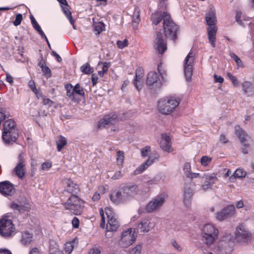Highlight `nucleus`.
Instances as JSON below:
<instances>
[{
    "mask_svg": "<svg viewBox=\"0 0 254 254\" xmlns=\"http://www.w3.org/2000/svg\"><path fill=\"white\" fill-rule=\"evenodd\" d=\"M137 186H127L122 190L114 191L110 194V199L115 203L124 202L130 198L136 192Z\"/></svg>",
    "mask_w": 254,
    "mask_h": 254,
    "instance_id": "nucleus-3",
    "label": "nucleus"
},
{
    "mask_svg": "<svg viewBox=\"0 0 254 254\" xmlns=\"http://www.w3.org/2000/svg\"><path fill=\"white\" fill-rule=\"evenodd\" d=\"M25 162L24 157L22 154H20L18 156V162L13 169V172L15 173L18 177L22 179L25 175Z\"/></svg>",
    "mask_w": 254,
    "mask_h": 254,
    "instance_id": "nucleus-13",
    "label": "nucleus"
},
{
    "mask_svg": "<svg viewBox=\"0 0 254 254\" xmlns=\"http://www.w3.org/2000/svg\"><path fill=\"white\" fill-rule=\"evenodd\" d=\"M218 235V229L212 224L204 225L201 229L202 240L207 246L212 245L217 240Z\"/></svg>",
    "mask_w": 254,
    "mask_h": 254,
    "instance_id": "nucleus-5",
    "label": "nucleus"
},
{
    "mask_svg": "<svg viewBox=\"0 0 254 254\" xmlns=\"http://www.w3.org/2000/svg\"><path fill=\"white\" fill-rule=\"evenodd\" d=\"M22 20V14H17L16 15L15 19L13 22V23L15 26H18L21 23Z\"/></svg>",
    "mask_w": 254,
    "mask_h": 254,
    "instance_id": "nucleus-53",
    "label": "nucleus"
},
{
    "mask_svg": "<svg viewBox=\"0 0 254 254\" xmlns=\"http://www.w3.org/2000/svg\"><path fill=\"white\" fill-rule=\"evenodd\" d=\"M201 178L205 179V181H208V182H214V181L217 179L216 174L214 173H204Z\"/></svg>",
    "mask_w": 254,
    "mask_h": 254,
    "instance_id": "nucleus-30",
    "label": "nucleus"
},
{
    "mask_svg": "<svg viewBox=\"0 0 254 254\" xmlns=\"http://www.w3.org/2000/svg\"><path fill=\"white\" fill-rule=\"evenodd\" d=\"M52 167V163L50 162L43 163L41 167L40 170L42 171L48 170Z\"/></svg>",
    "mask_w": 254,
    "mask_h": 254,
    "instance_id": "nucleus-54",
    "label": "nucleus"
},
{
    "mask_svg": "<svg viewBox=\"0 0 254 254\" xmlns=\"http://www.w3.org/2000/svg\"><path fill=\"white\" fill-rule=\"evenodd\" d=\"M227 217H231L235 214V208L233 205H230L223 209Z\"/></svg>",
    "mask_w": 254,
    "mask_h": 254,
    "instance_id": "nucleus-33",
    "label": "nucleus"
},
{
    "mask_svg": "<svg viewBox=\"0 0 254 254\" xmlns=\"http://www.w3.org/2000/svg\"><path fill=\"white\" fill-rule=\"evenodd\" d=\"M149 179L150 178H146V177L144 176V187L148 186L149 188H151L155 184V180Z\"/></svg>",
    "mask_w": 254,
    "mask_h": 254,
    "instance_id": "nucleus-46",
    "label": "nucleus"
},
{
    "mask_svg": "<svg viewBox=\"0 0 254 254\" xmlns=\"http://www.w3.org/2000/svg\"><path fill=\"white\" fill-rule=\"evenodd\" d=\"M101 66L102 68L101 70H99L98 72V75L101 77H103L104 75L106 73L108 70V68L110 66V64L107 63H102L99 62L98 64V67L99 68Z\"/></svg>",
    "mask_w": 254,
    "mask_h": 254,
    "instance_id": "nucleus-29",
    "label": "nucleus"
},
{
    "mask_svg": "<svg viewBox=\"0 0 254 254\" xmlns=\"http://www.w3.org/2000/svg\"><path fill=\"white\" fill-rule=\"evenodd\" d=\"M74 248V242H67L64 245V250L67 254H70Z\"/></svg>",
    "mask_w": 254,
    "mask_h": 254,
    "instance_id": "nucleus-39",
    "label": "nucleus"
},
{
    "mask_svg": "<svg viewBox=\"0 0 254 254\" xmlns=\"http://www.w3.org/2000/svg\"><path fill=\"white\" fill-rule=\"evenodd\" d=\"M39 66L41 68L42 70L44 72L45 74H50V69L47 66L44 62L41 61L38 64Z\"/></svg>",
    "mask_w": 254,
    "mask_h": 254,
    "instance_id": "nucleus-43",
    "label": "nucleus"
},
{
    "mask_svg": "<svg viewBox=\"0 0 254 254\" xmlns=\"http://www.w3.org/2000/svg\"><path fill=\"white\" fill-rule=\"evenodd\" d=\"M16 130L15 128V123L12 120H8L4 122L3 131L5 133L10 131Z\"/></svg>",
    "mask_w": 254,
    "mask_h": 254,
    "instance_id": "nucleus-27",
    "label": "nucleus"
},
{
    "mask_svg": "<svg viewBox=\"0 0 254 254\" xmlns=\"http://www.w3.org/2000/svg\"><path fill=\"white\" fill-rule=\"evenodd\" d=\"M128 44V42L127 39H124L123 41L119 40L117 42V47L120 49H123L127 47Z\"/></svg>",
    "mask_w": 254,
    "mask_h": 254,
    "instance_id": "nucleus-42",
    "label": "nucleus"
},
{
    "mask_svg": "<svg viewBox=\"0 0 254 254\" xmlns=\"http://www.w3.org/2000/svg\"><path fill=\"white\" fill-rule=\"evenodd\" d=\"M62 9L65 15L67 17V18L69 20L70 23L73 22V18L71 16V13L68 9V5L67 3L63 4L62 6Z\"/></svg>",
    "mask_w": 254,
    "mask_h": 254,
    "instance_id": "nucleus-32",
    "label": "nucleus"
},
{
    "mask_svg": "<svg viewBox=\"0 0 254 254\" xmlns=\"http://www.w3.org/2000/svg\"><path fill=\"white\" fill-rule=\"evenodd\" d=\"M191 166L190 163H187L184 165V171L185 172V174L186 176L187 177H189V176H190V174H191Z\"/></svg>",
    "mask_w": 254,
    "mask_h": 254,
    "instance_id": "nucleus-49",
    "label": "nucleus"
},
{
    "mask_svg": "<svg viewBox=\"0 0 254 254\" xmlns=\"http://www.w3.org/2000/svg\"><path fill=\"white\" fill-rule=\"evenodd\" d=\"M50 254H63L62 252L60 251L58 249H50Z\"/></svg>",
    "mask_w": 254,
    "mask_h": 254,
    "instance_id": "nucleus-64",
    "label": "nucleus"
},
{
    "mask_svg": "<svg viewBox=\"0 0 254 254\" xmlns=\"http://www.w3.org/2000/svg\"><path fill=\"white\" fill-rule=\"evenodd\" d=\"M94 30L99 34L102 31L104 30L105 25L103 22H98L94 24Z\"/></svg>",
    "mask_w": 254,
    "mask_h": 254,
    "instance_id": "nucleus-38",
    "label": "nucleus"
},
{
    "mask_svg": "<svg viewBox=\"0 0 254 254\" xmlns=\"http://www.w3.org/2000/svg\"><path fill=\"white\" fill-rule=\"evenodd\" d=\"M66 144V140L65 138L62 136H59L57 140V145L58 151H60Z\"/></svg>",
    "mask_w": 254,
    "mask_h": 254,
    "instance_id": "nucleus-31",
    "label": "nucleus"
},
{
    "mask_svg": "<svg viewBox=\"0 0 254 254\" xmlns=\"http://www.w3.org/2000/svg\"><path fill=\"white\" fill-rule=\"evenodd\" d=\"M251 234L244 225H240L236 228L235 239L237 243L240 244L246 243L251 239Z\"/></svg>",
    "mask_w": 254,
    "mask_h": 254,
    "instance_id": "nucleus-11",
    "label": "nucleus"
},
{
    "mask_svg": "<svg viewBox=\"0 0 254 254\" xmlns=\"http://www.w3.org/2000/svg\"><path fill=\"white\" fill-rule=\"evenodd\" d=\"M242 90L245 94L248 96L254 94V86L249 81H245L242 83Z\"/></svg>",
    "mask_w": 254,
    "mask_h": 254,
    "instance_id": "nucleus-25",
    "label": "nucleus"
},
{
    "mask_svg": "<svg viewBox=\"0 0 254 254\" xmlns=\"http://www.w3.org/2000/svg\"><path fill=\"white\" fill-rule=\"evenodd\" d=\"M81 71L85 74H90L93 72V69L91 68L88 63H86L81 66Z\"/></svg>",
    "mask_w": 254,
    "mask_h": 254,
    "instance_id": "nucleus-35",
    "label": "nucleus"
},
{
    "mask_svg": "<svg viewBox=\"0 0 254 254\" xmlns=\"http://www.w3.org/2000/svg\"><path fill=\"white\" fill-rule=\"evenodd\" d=\"M15 190L13 185L8 181L0 183V192L4 196H11L14 194Z\"/></svg>",
    "mask_w": 254,
    "mask_h": 254,
    "instance_id": "nucleus-15",
    "label": "nucleus"
},
{
    "mask_svg": "<svg viewBox=\"0 0 254 254\" xmlns=\"http://www.w3.org/2000/svg\"><path fill=\"white\" fill-rule=\"evenodd\" d=\"M246 175V172L242 169L239 168L237 169L234 172V176L237 178L245 177Z\"/></svg>",
    "mask_w": 254,
    "mask_h": 254,
    "instance_id": "nucleus-44",
    "label": "nucleus"
},
{
    "mask_svg": "<svg viewBox=\"0 0 254 254\" xmlns=\"http://www.w3.org/2000/svg\"><path fill=\"white\" fill-rule=\"evenodd\" d=\"M172 245L176 250H178V251H182V249L181 246L176 241H175V240L172 241Z\"/></svg>",
    "mask_w": 254,
    "mask_h": 254,
    "instance_id": "nucleus-61",
    "label": "nucleus"
},
{
    "mask_svg": "<svg viewBox=\"0 0 254 254\" xmlns=\"http://www.w3.org/2000/svg\"><path fill=\"white\" fill-rule=\"evenodd\" d=\"M72 224L74 228H78L79 225V220H78V219L77 217H74L73 218V219L72 220Z\"/></svg>",
    "mask_w": 254,
    "mask_h": 254,
    "instance_id": "nucleus-60",
    "label": "nucleus"
},
{
    "mask_svg": "<svg viewBox=\"0 0 254 254\" xmlns=\"http://www.w3.org/2000/svg\"><path fill=\"white\" fill-rule=\"evenodd\" d=\"M141 245H136L130 252V254H140L142 251Z\"/></svg>",
    "mask_w": 254,
    "mask_h": 254,
    "instance_id": "nucleus-48",
    "label": "nucleus"
},
{
    "mask_svg": "<svg viewBox=\"0 0 254 254\" xmlns=\"http://www.w3.org/2000/svg\"><path fill=\"white\" fill-rule=\"evenodd\" d=\"M151 153L150 146H146L144 147V157L150 155Z\"/></svg>",
    "mask_w": 254,
    "mask_h": 254,
    "instance_id": "nucleus-58",
    "label": "nucleus"
},
{
    "mask_svg": "<svg viewBox=\"0 0 254 254\" xmlns=\"http://www.w3.org/2000/svg\"><path fill=\"white\" fill-rule=\"evenodd\" d=\"M62 183L65 190L69 193L76 192L79 190L78 185L74 183L70 179H65L63 181Z\"/></svg>",
    "mask_w": 254,
    "mask_h": 254,
    "instance_id": "nucleus-17",
    "label": "nucleus"
},
{
    "mask_svg": "<svg viewBox=\"0 0 254 254\" xmlns=\"http://www.w3.org/2000/svg\"><path fill=\"white\" fill-rule=\"evenodd\" d=\"M100 214L101 217L100 226L104 228L105 225V216L108 219V223L106 226L107 231L114 232L117 231L119 227V222L112 210L109 207H106L104 211L102 209L100 210Z\"/></svg>",
    "mask_w": 254,
    "mask_h": 254,
    "instance_id": "nucleus-4",
    "label": "nucleus"
},
{
    "mask_svg": "<svg viewBox=\"0 0 254 254\" xmlns=\"http://www.w3.org/2000/svg\"><path fill=\"white\" fill-rule=\"evenodd\" d=\"M10 207L13 210H17L19 211H22L21 206L17 203H11L10 205Z\"/></svg>",
    "mask_w": 254,
    "mask_h": 254,
    "instance_id": "nucleus-59",
    "label": "nucleus"
},
{
    "mask_svg": "<svg viewBox=\"0 0 254 254\" xmlns=\"http://www.w3.org/2000/svg\"><path fill=\"white\" fill-rule=\"evenodd\" d=\"M234 238L229 233H226L222 238L221 241L226 243L232 242Z\"/></svg>",
    "mask_w": 254,
    "mask_h": 254,
    "instance_id": "nucleus-47",
    "label": "nucleus"
},
{
    "mask_svg": "<svg viewBox=\"0 0 254 254\" xmlns=\"http://www.w3.org/2000/svg\"><path fill=\"white\" fill-rule=\"evenodd\" d=\"M15 231V227L8 216H4L0 220V234L4 237L12 236Z\"/></svg>",
    "mask_w": 254,
    "mask_h": 254,
    "instance_id": "nucleus-9",
    "label": "nucleus"
},
{
    "mask_svg": "<svg viewBox=\"0 0 254 254\" xmlns=\"http://www.w3.org/2000/svg\"><path fill=\"white\" fill-rule=\"evenodd\" d=\"M235 132L241 143L246 144V142L249 141L250 137L239 126H237L235 127Z\"/></svg>",
    "mask_w": 254,
    "mask_h": 254,
    "instance_id": "nucleus-21",
    "label": "nucleus"
},
{
    "mask_svg": "<svg viewBox=\"0 0 254 254\" xmlns=\"http://www.w3.org/2000/svg\"><path fill=\"white\" fill-rule=\"evenodd\" d=\"M205 20L207 25L208 38L209 43L213 48L215 47L217 18L215 8L211 6L205 14Z\"/></svg>",
    "mask_w": 254,
    "mask_h": 254,
    "instance_id": "nucleus-2",
    "label": "nucleus"
},
{
    "mask_svg": "<svg viewBox=\"0 0 254 254\" xmlns=\"http://www.w3.org/2000/svg\"><path fill=\"white\" fill-rule=\"evenodd\" d=\"M212 161V158L207 156H203L200 160L202 166L206 167L209 165Z\"/></svg>",
    "mask_w": 254,
    "mask_h": 254,
    "instance_id": "nucleus-37",
    "label": "nucleus"
},
{
    "mask_svg": "<svg viewBox=\"0 0 254 254\" xmlns=\"http://www.w3.org/2000/svg\"><path fill=\"white\" fill-rule=\"evenodd\" d=\"M18 136V134L16 130L10 131L6 132V133L3 132L2 138L4 141L6 143H10L11 142H15Z\"/></svg>",
    "mask_w": 254,
    "mask_h": 254,
    "instance_id": "nucleus-24",
    "label": "nucleus"
},
{
    "mask_svg": "<svg viewBox=\"0 0 254 254\" xmlns=\"http://www.w3.org/2000/svg\"><path fill=\"white\" fill-rule=\"evenodd\" d=\"M182 98L176 95L160 99L157 102L158 111L163 115H170L176 110Z\"/></svg>",
    "mask_w": 254,
    "mask_h": 254,
    "instance_id": "nucleus-1",
    "label": "nucleus"
},
{
    "mask_svg": "<svg viewBox=\"0 0 254 254\" xmlns=\"http://www.w3.org/2000/svg\"><path fill=\"white\" fill-rule=\"evenodd\" d=\"M142 77L143 76L142 73L140 72V71L137 70L136 71L135 78L134 80L133 83L138 91H140L142 88Z\"/></svg>",
    "mask_w": 254,
    "mask_h": 254,
    "instance_id": "nucleus-26",
    "label": "nucleus"
},
{
    "mask_svg": "<svg viewBox=\"0 0 254 254\" xmlns=\"http://www.w3.org/2000/svg\"><path fill=\"white\" fill-rule=\"evenodd\" d=\"M137 234L135 230L132 228H129L122 233L119 240V244L122 247L127 248L134 243Z\"/></svg>",
    "mask_w": 254,
    "mask_h": 254,
    "instance_id": "nucleus-8",
    "label": "nucleus"
},
{
    "mask_svg": "<svg viewBox=\"0 0 254 254\" xmlns=\"http://www.w3.org/2000/svg\"><path fill=\"white\" fill-rule=\"evenodd\" d=\"M119 121V118L116 115L112 116L109 115L106 116L101 120L99 124V127H105L106 125H114Z\"/></svg>",
    "mask_w": 254,
    "mask_h": 254,
    "instance_id": "nucleus-19",
    "label": "nucleus"
},
{
    "mask_svg": "<svg viewBox=\"0 0 254 254\" xmlns=\"http://www.w3.org/2000/svg\"><path fill=\"white\" fill-rule=\"evenodd\" d=\"M242 13L240 11H237L236 12V19L237 22H238L240 25L244 26L245 25L243 24V23L242 22Z\"/></svg>",
    "mask_w": 254,
    "mask_h": 254,
    "instance_id": "nucleus-56",
    "label": "nucleus"
},
{
    "mask_svg": "<svg viewBox=\"0 0 254 254\" xmlns=\"http://www.w3.org/2000/svg\"><path fill=\"white\" fill-rule=\"evenodd\" d=\"M193 195V190L190 187L186 186L184 191V202L186 207H189L190 205V200Z\"/></svg>",
    "mask_w": 254,
    "mask_h": 254,
    "instance_id": "nucleus-22",
    "label": "nucleus"
},
{
    "mask_svg": "<svg viewBox=\"0 0 254 254\" xmlns=\"http://www.w3.org/2000/svg\"><path fill=\"white\" fill-rule=\"evenodd\" d=\"M43 103L44 105H48L50 106H52L53 105V102L52 101L50 100L48 98H46L45 97L43 98Z\"/></svg>",
    "mask_w": 254,
    "mask_h": 254,
    "instance_id": "nucleus-63",
    "label": "nucleus"
},
{
    "mask_svg": "<svg viewBox=\"0 0 254 254\" xmlns=\"http://www.w3.org/2000/svg\"><path fill=\"white\" fill-rule=\"evenodd\" d=\"M84 202L77 195H72L64 203L66 209L75 215H80L83 210Z\"/></svg>",
    "mask_w": 254,
    "mask_h": 254,
    "instance_id": "nucleus-6",
    "label": "nucleus"
},
{
    "mask_svg": "<svg viewBox=\"0 0 254 254\" xmlns=\"http://www.w3.org/2000/svg\"><path fill=\"white\" fill-rule=\"evenodd\" d=\"M213 184V182H208V181H205V182L201 186L202 189L203 190L211 189Z\"/></svg>",
    "mask_w": 254,
    "mask_h": 254,
    "instance_id": "nucleus-52",
    "label": "nucleus"
},
{
    "mask_svg": "<svg viewBox=\"0 0 254 254\" xmlns=\"http://www.w3.org/2000/svg\"><path fill=\"white\" fill-rule=\"evenodd\" d=\"M216 217L217 220L220 221L224 220L228 218L223 209L216 213Z\"/></svg>",
    "mask_w": 254,
    "mask_h": 254,
    "instance_id": "nucleus-45",
    "label": "nucleus"
},
{
    "mask_svg": "<svg viewBox=\"0 0 254 254\" xmlns=\"http://www.w3.org/2000/svg\"><path fill=\"white\" fill-rule=\"evenodd\" d=\"M154 47L160 54H163L167 50L166 43L163 39L162 33L160 32L157 33Z\"/></svg>",
    "mask_w": 254,
    "mask_h": 254,
    "instance_id": "nucleus-14",
    "label": "nucleus"
},
{
    "mask_svg": "<svg viewBox=\"0 0 254 254\" xmlns=\"http://www.w3.org/2000/svg\"><path fill=\"white\" fill-rule=\"evenodd\" d=\"M123 176V173L121 170L118 171L116 172L114 175L111 176V179L112 180H118L121 178Z\"/></svg>",
    "mask_w": 254,
    "mask_h": 254,
    "instance_id": "nucleus-55",
    "label": "nucleus"
},
{
    "mask_svg": "<svg viewBox=\"0 0 254 254\" xmlns=\"http://www.w3.org/2000/svg\"><path fill=\"white\" fill-rule=\"evenodd\" d=\"M160 146L162 149L167 152H171L172 151L171 138L167 133H162L160 141Z\"/></svg>",
    "mask_w": 254,
    "mask_h": 254,
    "instance_id": "nucleus-16",
    "label": "nucleus"
},
{
    "mask_svg": "<svg viewBox=\"0 0 254 254\" xmlns=\"http://www.w3.org/2000/svg\"><path fill=\"white\" fill-rule=\"evenodd\" d=\"M29 87L31 88V89L34 92L35 94L37 93V90L36 87V85L35 82L33 80H30L28 83Z\"/></svg>",
    "mask_w": 254,
    "mask_h": 254,
    "instance_id": "nucleus-57",
    "label": "nucleus"
},
{
    "mask_svg": "<svg viewBox=\"0 0 254 254\" xmlns=\"http://www.w3.org/2000/svg\"><path fill=\"white\" fill-rule=\"evenodd\" d=\"M227 76L229 79L231 81L234 86H237L239 85L237 79L231 73L229 72L227 73Z\"/></svg>",
    "mask_w": 254,
    "mask_h": 254,
    "instance_id": "nucleus-51",
    "label": "nucleus"
},
{
    "mask_svg": "<svg viewBox=\"0 0 254 254\" xmlns=\"http://www.w3.org/2000/svg\"><path fill=\"white\" fill-rule=\"evenodd\" d=\"M243 145V147L242 148V152L244 154H247L249 151V144L248 142H246V144H242Z\"/></svg>",
    "mask_w": 254,
    "mask_h": 254,
    "instance_id": "nucleus-62",
    "label": "nucleus"
},
{
    "mask_svg": "<svg viewBox=\"0 0 254 254\" xmlns=\"http://www.w3.org/2000/svg\"><path fill=\"white\" fill-rule=\"evenodd\" d=\"M148 158L144 162V170L151 166L154 163L157 162L159 159V155L156 152H153L148 156Z\"/></svg>",
    "mask_w": 254,
    "mask_h": 254,
    "instance_id": "nucleus-23",
    "label": "nucleus"
},
{
    "mask_svg": "<svg viewBox=\"0 0 254 254\" xmlns=\"http://www.w3.org/2000/svg\"><path fill=\"white\" fill-rule=\"evenodd\" d=\"M230 56L231 57L232 59H233L235 61V62L237 63L238 65L240 66L242 64V61L236 55H235L233 53H231L230 54Z\"/></svg>",
    "mask_w": 254,
    "mask_h": 254,
    "instance_id": "nucleus-50",
    "label": "nucleus"
},
{
    "mask_svg": "<svg viewBox=\"0 0 254 254\" xmlns=\"http://www.w3.org/2000/svg\"><path fill=\"white\" fill-rule=\"evenodd\" d=\"M167 195L161 194L153 198L146 206L145 210L148 213H151L158 210L164 204Z\"/></svg>",
    "mask_w": 254,
    "mask_h": 254,
    "instance_id": "nucleus-10",
    "label": "nucleus"
},
{
    "mask_svg": "<svg viewBox=\"0 0 254 254\" xmlns=\"http://www.w3.org/2000/svg\"><path fill=\"white\" fill-rule=\"evenodd\" d=\"M163 23L165 36L171 40H175L177 38L178 26L173 22L170 15L165 16Z\"/></svg>",
    "mask_w": 254,
    "mask_h": 254,
    "instance_id": "nucleus-7",
    "label": "nucleus"
},
{
    "mask_svg": "<svg viewBox=\"0 0 254 254\" xmlns=\"http://www.w3.org/2000/svg\"><path fill=\"white\" fill-rule=\"evenodd\" d=\"M74 93H76L80 96H84L85 95L84 89L80 86L79 84H77L74 87Z\"/></svg>",
    "mask_w": 254,
    "mask_h": 254,
    "instance_id": "nucleus-40",
    "label": "nucleus"
},
{
    "mask_svg": "<svg viewBox=\"0 0 254 254\" xmlns=\"http://www.w3.org/2000/svg\"><path fill=\"white\" fill-rule=\"evenodd\" d=\"M117 163L119 165H122L124 160V156L123 152L121 151H118L117 153Z\"/></svg>",
    "mask_w": 254,
    "mask_h": 254,
    "instance_id": "nucleus-41",
    "label": "nucleus"
},
{
    "mask_svg": "<svg viewBox=\"0 0 254 254\" xmlns=\"http://www.w3.org/2000/svg\"><path fill=\"white\" fill-rule=\"evenodd\" d=\"M65 87L66 89L67 96L70 98H74V87L71 84H67L65 85Z\"/></svg>",
    "mask_w": 254,
    "mask_h": 254,
    "instance_id": "nucleus-36",
    "label": "nucleus"
},
{
    "mask_svg": "<svg viewBox=\"0 0 254 254\" xmlns=\"http://www.w3.org/2000/svg\"><path fill=\"white\" fill-rule=\"evenodd\" d=\"M154 227L153 222L148 219L144 220V232H148Z\"/></svg>",
    "mask_w": 254,
    "mask_h": 254,
    "instance_id": "nucleus-34",
    "label": "nucleus"
},
{
    "mask_svg": "<svg viewBox=\"0 0 254 254\" xmlns=\"http://www.w3.org/2000/svg\"><path fill=\"white\" fill-rule=\"evenodd\" d=\"M33 241V235L27 231L22 233L21 242L24 245H28Z\"/></svg>",
    "mask_w": 254,
    "mask_h": 254,
    "instance_id": "nucleus-28",
    "label": "nucleus"
},
{
    "mask_svg": "<svg viewBox=\"0 0 254 254\" xmlns=\"http://www.w3.org/2000/svg\"><path fill=\"white\" fill-rule=\"evenodd\" d=\"M194 54L190 51L184 60V73L187 81L191 80L193 72Z\"/></svg>",
    "mask_w": 254,
    "mask_h": 254,
    "instance_id": "nucleus-12",
    "label": "nucleus"
},
{
    "mask_svg": "<svg viewBox=\"0 0 254 254\" xmlns=\"http://www.w3.org/2000/svg\"><path fill=\"white\" fill-rule=\"evenodd\" d=\"M169 15L166 12L156 11L151 15V18L152 21V24L156 26L162 20L164 21L165 17L166 15Z\"/></svg>",
    "mask_w": 254,
    "mask_h": 254,
    "instance_id": "nucleus-20",
    "label": "nucleus"
},
{
    "mask_svg": "<svg viewBox=\"0 0 254 254\" xmlns=\"http://www.w3.org/2000/svg\"><path fill=\"white\" fill-rule=\"evenodd\" d=\"M158 81H159V76L156 72L152 71L147 74L146 81L147 85H152L155 84L156 86H158V87L160 88L161 83Z\"/></svg>",
    "mask_w": 254,
    "mask_h": 254,
    "instance_id": "nucleus-18",
    "label": "nucleus"
}]
</instances>
